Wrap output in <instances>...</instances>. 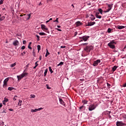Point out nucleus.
Masks as SVG:
<instances>
[{
  "instance_id": "nucleus-1",
  "label": "nucleus",
  "mask_w": 126,
  "mask_h": 126,
  "mask_svg": "<svg viewBox=\"0 0 126 126\" xmlns=\"http://www.w3.org/2000/svg\"><path fill=\"white\" fill-rule=\"evenodd\" d=\"M117 44V42L115 41V40H112L109 43H108L107 46L110 48V49H112V50H114V49H115L116 46L115 45Z\"/></svg>"
},
{
  "instance_id": "nucleus-2",
  "label": "nucleus",
  "mask_w": 126,
  "mask_h": 126,
  "mask_svg": "<svg viewBox=\"0 0 126 126\" xmlns=\"http://www.w3.org/2000/svg\"><path fill=\"white\" fill-rule=\"evenodd\" d=\"M93 49L94 48L92 45H88L84 48V51L87 52V53H90V52H91Z\"/></svg>"
},
{
  "instance_id": "nucleus-3",
  "label": "nucleus",
  "mask_w": 126,
  "mask_h": 126,
  "mask_svg": "<svg viewBox=\"0 0 126 126\" xmlns=\"http://www.w3.org/2000/svg\"><path fill=\"white\" fill-rule=\"evenodd\" d=\"M97 107H98V104H95V105L94 104H90L89 106V111H94V110H95V109H96Z\"/></svg>"
},
{
  "instance_id": "nucleus-4",
  "label": "nucleus",
  "mask_w": 126,
  "mask_h": 126,
  "mask_svg": "<svg viewBox=\"0 0 126 126\" xmlns=\"http://www.w3.org/2000/svg\"><path fill=\"white\" fill-rule=\"evenodd\" d=\"M24 16L23 17V20L24 21H27L30 19V17H31V14H27V15H24Z\"/></svg>"
},
{
  "instance_id": "nucleus-5",
  "label": "nucleus",
  "mask_w": 126,
  "mask_h": 126,
  "mask_svg": "<svg viewBox=\"0 0 126 126\" xmlns=\"http://www.w3.org/2000/svg\"><path fill=\"white\" fill-rule=\"evenodd\" d=\"M117 126H126V124L123 121H117L116 123Z\"/></svg>"
},
{
  "instance_id": "nucleus-6",
  "label": "nucleus",
  "mask_w": 126,
  "mask_h": 126,
  "mask_svg": "<svg viewBox=\"0 0 126 126\" xmlns=\"http://www.w3.org/2000/svg\"><path fill=\"white\" fill-rule=\"evenodd\" d=\"M101 63V60H100V59L97 60L94 62L93 65L94 66H97V65H98V64H99V63Z\"/></svg>"
},
{
  "instance_id": "nucleus-7",
  "label": "nucleus",
  "mask_w": 126,
  "mask_h": 126,
  "mask_svg": "<svg viewBox=\"0 0 126 126\" xmlns=\"http://www.w3.org/2000/svg\"><path fill=\"white\" fill-rule=\"evenodd\" d=\"M89 38H90V36L84 35L82 37H80V39H82L83 41L86 42V41L88 40Z\"/></svg>"
},
{
  "instance_id": "nucleus-8",
  "label": "nucleus",
  "mask_w": 126,
  "mask_h": 126,
  "mask_svg": "<svg viewBox=\"0 0 126 126\" xmlns=\"http://www.w3.org/2000/svg\"><path fill=\"white\" fill-rule=\"evenodd\" d=\"M94 24H96V22H90L88 23V25L87 26H93Z\"/></svg>"
},
{
  "instance_id": "nucleus-9",
  "label": "nucleus",
  "mask_w": 126,
  "mask_h": 126,
  "mask_svg": "<svg viewBox=\"0 0 126 126\" xmlns=\"http://www.w3.org/2000/svg\"><path fill=\"white\" fill-rule=\"evenodd\" d=\"M41 27L42 30H49V29H48V28H47L44 24H41Z\"/></svg>"
},
{
  "instance_id": "nucleus-10",
  "label": "nucleus",
  "mask_w": 126,
  "mask_h": 126,
  "mask_svg": "<svg viewBox=\"0 0 126 126\" xmlns=\"http://www.w3.org/2000/svg\"><path fill=\"white\" fill-rule=\"evenodd\" d=\"M23 76L22 75V74H20V75H18L17 76V78L18 79V81H19L20 80H21V79H22V78H23Z\"/></svg>"
},
{
  "instance_id": "nucleus-11",
  "label": "nucleus",
  "mask_w": 126,
  "mask_h": 126,
  "mask_svg": "<svg viewBox=\"0 0 126 126\" xmlns=\"http://www.w3.org/2000/svg\"><path fill=\"white\" fill-rule=\"evenodd\" d=\"M25 71H26V70H24L23 72L22 73L23 77H25V76H27V75H28V73L25 72Z\"/></svg>"
},
{
  "instance_id": "nucleus-12",
  "label": "nucleus",
  "mask_w": 126,
  "mask_h": 126,
  "mask_svg": "<svg viewBox=\"0 0 126 126\" xmlns=\"http://www.w3.org/2000/svg\"><path fill=\"white\" fill-rule=\"evenodd\" d=\"M19 42H18V40H14L13 42V45H14L15 46H17L18 45H19Z\"/></svg>"
},
{
  "instance_id": "nucleus-13",
  "label": "nucleus",
  "mask_w": 126,
  "mask_h": 126,
  "mask_svg": "<svg viewBox=\"0 0 126 126\" xmlns=\"http://www.w3.org/2000/svg\"><path fill=\"white\" fill-rule=\"evenodd\" d=\"M75 25L77 27L80 26V25H82V23L80 21H78L75 23Z\"/></svg>"
},
{
  "instance_id": "nucleus-14",
  "label": "nucleus",
  "mask_w": 126,
  "mask_h": 126,
  "mask_svg": "<svg viewBox=\"0 0 126 126\" xmlns=\"http://www.w3.org/2000/svg\"><path fill=\"white\" fill-rule=\"evenodd\" d=\"M124 28H126V27L124 26H120L118 25L117 26V29H119L120 30H122V29H124Z\"/></svg>"
},
{
  "instance_id": "nucleus-15",
  "label": "nucleus",
  "mask_w": 126,
  "mask_h": 126,
  "mask_svg": "<svg viewBox=\"0 0 126 126\" xmlns=\"http://www.w3.org/2000/svg\"><path fill=\"white\" fill-rule=\"evenodd\" d=\"M59 102L60 104H61V105H63V106H64V101H63V100L62 98H59Z\"/></svg>"
},
{
  "instance_id": "nucleus-16",
  "label": "nucleus",
  "mask_w": 126,
  "mask_h": 126,
  "mask_svg": "<svg viewBox=\"0 0 126 126\" xmlns=\"http://www.w3.org/2000/svg\"><path fill=\"white\" fill-rule=\"evenodd\" d=\"M108 6V11L109 10H111L113 7V4H107Z\"/></svg>"
},
{
  "instance_id": "nucleus-17",
  "label": "nucleus",
  "mask_w": 126,
  "mask_h": 126,
  "mask_svg": "<svg viewBox=\"0 0 126 126\" xmlns=\"http://www.w3.org/2000/svg\"><path fill=\"white\" fill-rule=\"evenodd\" d=\"M8 80H9V78H6L3 82L4 84H6V83H7V81H8Z\"/></svg>"
},
{
  "instance_id": "nucleus-18",
  "label": "nucleus",
  "mask_w": 126,
  "mask_h": 126,
  "mask_svg": "<svg viewBox=\"0 0 126 126\" xmlns=\"http://www.w3.org/2000/svg\"><path fill=\"white\" fill-rule=\"evenodd\" d=\"M91 17L90 18V19L92 21H93V20H95V17H94V15H93V14H91Z\"/></svg>"
},
{
  "instance_id": "nucleus-19",
  "label": "nucleus",
  "mask_w": 126,
  "mask_h": 126,
  "mask_svg": "<svg viewBox=\"0 0 126 126\" xmlns=\"http://www.w3.org/2000/svg\"><path fill=\"white\" fill-rule=\"evenodd\" d=\"M39 35L40 36H46L47 34H46L45 32H39Z\"/></svg>"
},
{
  "instance_id": "nucleus-20",
  "label": "nucleus",
  "mask_w": 126,
  "mask_h": 126,
  "mask_svg": "<svg viewBox=\"0 0 126 126\" xmlns=\"http://www.w3.org/2000/svg\"><path fill=\"white\" fill-rule=\"evenodd\" d=\"M121 116H122V118L124 119L125 120H126V114H121Z\"/></svg>"
},
{
  "instance_id": "nucleus-21",
  "label": "nucleus",
  "mask_w": 126,
  "mask_h": 126,
  "mask_svg": "<svg viewBox=\"0 0 126 126\" xmlns=\"http://www.w3.org/2000/svg\"><path fill=\"white\" fill-rule=\"evenodd\" d=\"M4 19H5V16H3L2 17H0V21H3V20H4Z\"/></svg>"
},
{
  "instance_id": "nucleus-22",
  "label": "nucleus",
  "mask_w": 126,
  "mask_h": 126,
  "mask_svg": "<svg viewBox=\"0 0 126 126\" xmlns=\"http://www.w3.org/2000/svg\"><path fill=\"white\" fill-rule=\"evenodd\" d=\"M49 71L50 72V73H53V72H54V71H53V69H52V67L49 66Z\"/></svg>"
},
{
  "instance_id": "nucleus-23",
  "label": "nucleus",
  "mask_w": 126,
  "mask_h": 126,
  "mask_svg": "<svg viewBox=\"0 0 126 126\" xmlns=\"http://www.w3.org/2000/svg\"><path fill=\"white\" fill-rule=\"evenodd\" d=\"M37 50H38V52L39 53L40 52V50H41V46L38 45L37 46Z\"/></svg>"
},
{
  "instance_id": "nucleus-24",
  "label": "nucleus",
  "mask_w": 126,
  "mask_h": 126,
  "mask_svg": "<svg viewBox=\"0 0 126 126\" xmlns=\"http://www.w3.org/2000/svg\"><path fill=\"white\" fill-rule=\"evenodd\" d=\"M22 104V100H19L18 106H21Z\"/></svg>"
},
{
  "instance_id": "nucleus-25",
  "label": "nucleus",
  "mask_w": 126,
  "mask_h": 126,
  "mask_svg": "<svg viewBox=\"0 0 126 126\" xmlns=\"http://www.w3.org/2000/svg\"><path fill=\"white\" fill-rule=\"evenodd\" d=\"M31 112L32 113H35V112H37V108H35L34 109H32Z\"/></svg>"
},
{
  "instance_id": "nucleus-26",
  "label": "nucleus",
  "mask_w": 126,
  "mask_h": 126,
  "mask_svg": "<svg viewBox=\"0 0 126 126\" xmlns=\"http://www.w3.org/2000/svg\"><path fill=\"white\" fill-rule=\"evenodd\" d=\"M98 10L99 13H100V14H103V10H102L101 8H98Z\"/></svg>"
},
{
  "instance_id": "nucleus-27",
  "label": "nucleus",
  "mask_w": 126,
  "mask_h": 126,
  "mask_svg": "<svg viewBox=\"0 0 126 126\" xmlns=\"http://www.w3.org/2000/svg\"><path fill=\"white\" fill-rule=\"evenodd\" d=\"M117 68H118V67L117 66H114L112 68L113 71H115L116 69H117Z\"/></svg>"
},
{
  "instance_id": "nucleus-28",
  "label": "nucleus",
  "mask_w": 126,
  "mask_h": 126,
  "mask_svg": "<svg viewBox=\"0 0 126 126\" xmlns=\"http://www.w3.org/2000/svg\"><path fill=\"white\" fill-rule=\"evenodd\" d=\"M49 55H50V53L49 52V51H48V49H46V53L45 55V57H47Z\"/></svg>"
},
{
  "instance_id": "nucleus-29",
  "label": "nucleus",
  "mask_w": 126,
  "mask_h": 126,
  "mask_svg": "<svg viewBox=\"0 0 126 126\" xmlns=\"http://www.w3.org/2000/svg\"><path fill=\"white\" fill-rule=\"evenodd\" d=\"M13 89H14V88L13 87H8V90H9V91H11L12 90H13Z\"/></svg>"
},
{
  "instance_id": "nucleus-30",
  "label": "nucleus",
  "mask_w": 126,
  "mask_h": 126,
  "mask_svg": "<svg viewBox=\"0 0 126 126\" xmlns=\"http://www.w3.org/2000/svg\"><path fill=\"white\" fill-rule=\"evenodd\" d=\"M31 99H32L33 98H35L36 97V95H35L34 94H31Z\"/></svg>"
},
{
  "instance_id": "nucleus-31",
  "label": "nucleus",
  "mask_w": 126,
  "mask_h": 126,
  "mask_svg": "<svg viewBox=\"0 0 126 126\" xmlns=\"http://www.w3.org/2000/svg\"><path fill=\"white\" fill-rule=\"evenodd\" d=\"M83 103L84 105H85V104H87V103H88V101H87L86 100H83Z\"/></svg>"
},
{
  "instance_id": "nucleus-32",
  "label": "nucleus",
  "mask_w": 126,
  "mask_h": 126,
  "mask_svg": "<svg viewBox=\"0 0 126 126\" xmlns=\"http://www.w3.org/2000/svg\"><path fill=\"white\" fill-rule=\"evenodd\" d=\"M47 73H48V69H45L44 71V76H46L47 75Z\"/></svg>"
},
{
  "instance_id": "nucleus-33",
  "label": "nucleus",
  "mask_w": 126,
  "mask_h": 126,
  "mask_svg": "<svg viewBox=\"0 0 126 126\" xmlns=\"http://www.w3.org/2000/svg\"><path fill=\"white\" fill-rule=\"evenodd\" d=\"M63 62H61L57 65V66H60V65H63Z\"/></svg>"
},
{
  "instance_id": "nucleus-34",
  "label": "nucleus",
  "mask_w": 126,
  "mask_h": 126,
  "mask_svg": "<svg viewBox=\"0 0 126 126\" xmlns=\"http://www.w3.org/2000/svg\"><path fill=\"white\" fill-rule=\"evenodd\" d=\"M15 65H16V63H14L13 64H11L10 65L11 67H14V66H15Z\"/></svg>"
},
{
  "instance_id": "nucleus-35",
  "label": "nucleus",
  "mask_w": 126,
  "mask_h": 126,
  "mask_svg": "<svg viewBox=\"0 0 126 126\" xmlns=\"http://www.w3.org/2000/svg\"><path fill=\"white\" fill-rule=\"evenodd\" d=\"M53 22H57V23H59V18H57L56 20L53 21Z\"/></svg>"
},
{
  "instance_id": "nucleus-36",
  "label": "nucleus",
  "mask_w": 126,
  "mask_h": 126,
  "mask_svg": "<svg viewBox=\"0 0 126 126\" xmlns=\"http://www.w3.org/2000/svg\"><path fill=\"white\" fill-rule=\"evenodd\" d=\"M4 102H8V98H5V97H4Z\"/></svg>"
},
{
  "instance_id": "nucleus-37",
  "label": "nucleus",
  "mask_w": 126,
  "mask_h": 126,
  "mask_svg": "<svg viewBox=\"0 0 126 126\" xmlns=\"http://www.w3.org/2000/svg\"><path fill=\"white\" fill-rule=\"evenodd\" d=\"M95 17H96V18H98V19H101V18H102V16L100 15L95 16Z\"/></svg>"
},
{
  "instance_id": "nucleus-38",
  "label": "nucleus",
  "mask_w": 126,
  "mask_h": 126,
  "mask_svg": "<svg viewBox=\"0 0 126 126\" xmlns=\"http://www.w3.org/2000/svg\"><path fill=\"white\" fill-rule=\"evenodd\" d=\"M111 31H112V30L111 29V28L108 29V30H107L108 33H111Z\"/></svg>"
},
{
  "instance_id": "nucleus-39",
  "label": "nucleus",
  "mask_w": 126,
  "mask_h": 126,
  "mask_svg": "<svg viewBox=\"0 0 126 126\" xmlns=\"http://www.w3.org/2000/svg\"><path fill=\"white\" fill-rule=\"evenodd\" d=\"M107 86L108 88H111V84H109L108 83H107Z\"/></svg>"
},
{
  "instance_id": "nucleus-40",
  "label": "nucleus",
  "mask_w": 126,
  "mask_h": 126,
  "mask_svg": "<svg viewBox=\"0 0 126 126\" xmlns=\"http://www.w3.org/2000/svg\"><path fill=\"white\" fill-rule=\"evenodd\" d=\"M36 38H37V41H39L40 40V36L38 35H36Z\"/></svg>"
},
{
  "instance_id": "nucleus-41",
  "label": "nucleus",
  "mask_w": 126,
  "mask_h": 126,
  "mask_svg": "<svg viewBox=\"0 0 126 126\" xmlns=\"http://www.w3.org/2000/svg\"><path fill=\"white\" fill-rule=\"evenodd\" d=\"M26 54V52L24 51L23 53H21L22 56H24V55Z\"/></svg>"
},
{
  "instance_id": "nucleus-42",
  "label": "nucleus",
  "mask_w": 126,
  "mask_h": 126,
  "mask_svg": "<svg viewBox=\"0 0 126 126\" xmlns=\"http://www.w3.org/2000/svg\"><path fill=\"white\" fill-rule=\"evenodd\" d=\"M100 14V12H97L96 13H95V16H97L98 15H99Z\"/></svg>"
},
{
  "instance_id": "nucleus-43",
  "label": "nucleus",
  "mask_w": 126,
  "mask_h": 126,
  "mask_svg": "<svg viewBox=\"0 0 126 126\" xmlns=\"http://www.w3.org/2000/svg\"><path fill=\"white\" fill-rule=\"evenodd\" d=\"M110 10H109V8L107 9V10L104 11V12H105V13H107V12H109V11H110Z\"/></svg>"
},
{
  "instance_id": "nucleus-44",
  "label": "nucleus",
  "mask_w": 126,
  "mask_h": 126,
  "mask_svg": "<svg viewBox=\"0 0 126 126\" xmlns=\"http://www.w3.org/2000/svg\"><path fill=\"white\" fill-rule=\"evenodd\" d=\"M37 111H41V110H43V108L40 107L39 108L37 109Z\"/></svg>"
},
{
  "instance_id": "nucleus-45",
  "label": "nucleus",
  "mask_w": 126,
  "mask_h": 126,
  "mask_svg": "<svg viewBox=\"0 0 126 126\" xmlns=\"http://www.w3.org/2000/svg\"><path fill=\"white\" fill-rule=\"evenodd\" d=\"M35 66H38V65H39V64H38V61L35 62Z\"/></svg>"
},
{
  "instance_id": "nucleus-46",
  "label": "nucleus",
  "mask_w": 126,
  "mask_h": 126,
  "mask_svg": "<svg viewBox=\"0 0 126 126\" xmlns=\"http://www.w3.org/2000/svg\"><path fill=\"white\" fill-rule=\"evenodd\" d=\"M3 113H6V110L4 109V110H3V111L2 112V114H3Z\"/></svg>"
},
{
  "instance_id": "nucleus-47",
  "label": "nucleus",
  "mask_w": 126,
  "mask_h": 126,
  "mask_svg": "<svg viewBox=\"0 0 126 126\" xmlns=\"http://www.w3.org/2000/svg\"><path fill=\"white\" fill-rule=\"evenodd\" d=\"M3 3V0H1L0 1V5H1V4H2Z\"/></svg>"
},
{
  "instance_id": "nucleus-48",
  "label": "nucleus",
  "mask_w": 126,
  "mask_h": 126,
  "mask_svg": "<svg viewBox=\"0 0 126 126\" xmlns=\"http://www.w3.org/2000/svg\"><path fill=\"white\" fill-rule=\"evenodd\" d=\"M26 43H27L26 40H24V41H23V44L24 45H25V44H26Z\"/></svg>"
},
{
  "instance_id": "nucleus-49",
  "label": "nucleus",
  "mask_w": 126,
  "mask_h": 126,
  "mask_svg": "<svg viewBox=\"0 0 126 126\" xmlns=\"http://www.w3.org/2000/svg\"><path fill=\"white\" fill-rule=\"evenodd\" d=\"M55 29H56V30H57V31H62L61 29H58V28H55Z\"/></svg>"
},
{
  "instance_id": "nucleus-50",
  "label": "nucleus",
  "mask_w": 126,
  "mask_h": 126,
  "mask_svg": "<svg viewBox=\"0 0 126 126\" xmlns=\"http://www.w3.org/2000/svg\"><path fill=\"white\" fill-rule=\"evenodd\" d=\"M25 49V46H23L22 47H21V49L22 50H24Z\"/></svg>"
},
{
  "instance_id": "nucleus-51",
  "label": "nucleus",
  "mask_w": 126,
  "mask_h": 126,
  "mask_svg": "<svg viewBox=\"0 0 126 126\" xmlns=\"http://www.w3.org/2000/svg\"><path fill=\"white\" fill-rule=\"evenodd\" d=\"M31 45H28V48L30 49V50H32V47L30 46Z\"/></svg>"
},
{
  "instance_id": "nucleus-52",
  "label": "nucleus",
  "mask_w": 126,
  "mask_h": 126,
  "mask_svg": "<svg viewBox=\"0 0 126 126\" xmlns=\"http://www.w3.org/2000/svg\"><path fill=\"white\" fill-rule=\"evenodd\" d=\"M65 48V46H61V49H63V48Z\"/></svg>"
},
{
  "instance_id": "nucleus-53",
  "label": "nucleus",
  "mask_w": 126,
  "mask_h": 126,
  "mask_svg": "<svg viewBox=\"0 0 126 126\" xmlns=\"http://www.w3.org/2000/svg\"><path fill=\"white\" fill-rule=\"evenodd\" d=\"M83 106H80V107H79V109H80V110H82V109H83Z\"/></svg>"
},
{
  "instance_id": "nucleus-54",
  "label": "nucleus",
  "mask_w": 126,
  "mask_h": 126,
  "mask_svg": "<svg viewBox=\"0 0 126 126\" xmlns=\"http://www.w3.org/2000/svg\"><path fill=\"white\" fill-rule=\"evenodd\" d=\"M9 111H10V112H12V111H13V109L10 108V109H9Z\"/></svg>"
},
{
  "instance_id": "nucleus-55",
  "label": "nucleus",
  "mask_w": 126,
  "mask_h": 126,
  "mask_svg": "<svg viewBox=\"0 0 126 126\" xmlns=\"http://www.w3.org/2000/svg\"><path fill=\"white\" fill-rule=\"evenodd\" d=\"M84 45H88V43H83L82 45L84 46Z\"/></svg>"
},
{
  "instance_id": "nucleus-56",
  "label": "nucleus",
  "mask_w": 126,
  "mask_h": 126,
  "mask_svg": "<svg viewBox=\"0 0 126 126\" xmlns=\"http://www.w3.org/2000/svg\"><path fill=\"white\" fill-rule=\"evenodd\" d=\"M1 125H2V126H3L4 125V122H1Z\"/></svg>"
},
{
  "instance_id": "nucleus-57",
  "label": "nucleus",
  "mask_w": 126,
  "mask_h": 126,
  "mask_svg": "<svg viewBox=\"0 0 126 126\" xmlns=\"http://www.w3.org/2000/svg\"><path fill=\"white\" fill-rule=\"evenodd\" d=\"M41 60H42V56H39V61H41Z\"/></svg>"
},
{
  "instance_id": "nucleus-58",
  "label": "nucleus",
  "mask_w": 126,
  "mask_h": 126,
  "mask_svg": "<svg viewBox=\"0 0 126 126\" xmlns=\"http://www.w3.org/2000/svg\"><path fill=\"white\" fill-rule=\"evenodd\" d=\"M2 103H3V105H5L6 102L4 100H3Z\"/></svg>"
},
{
  "instance_id": "nucleus-59",
  "label": "nucleus",
  "mask_w": 126,
  "mask_h": 126,
  "mask_svg": "<svg viewBox=\"0 0 126 126\" xmlns=\"http://www.w3.org/2000/svg\"><path fill=\"white\" fill-rule=\"evenodd\" d=\"M77 35V32H75V36H76Z\"/></svg>"
},
{
  "instance_id": "nucleus-60",
  "label": "nucleus",
  "mask_w": 126,
  "mask_h": 126,
  "mask_svg": "<svg viewBox=\"0 0 126 126\" xmlns=\"http://www.w3.org/2000/svg\"><path fill=\"white\" fill-rule=\"evenodd\" d=\"M2 107V103H0V108H1Z\"/></svg>"
},
{
  "instance_id": "nucleus-61",
  "label": "nucleus",
  "mask_w": 126,
  "mask_h": 126,
  "mask_svg": "<svg viewBox=\"0 0 126 126\" xmlns=\"http://www.w3.org/2000/svg\"><path fill=\"white\" fill-rule=\"evenodd\" d=\"M13 101H16V98H15V97H14V98H13Z\"/></svg>"
},
{
  "instance_id": "nucleus-62",
  "label": "nucleus",
  "mask_w": 126,
  "mask_h": 126,
  "mask_svg": "<svg viewBox=\"0 0 126 126\" xmlns=\"http://www.w3.org/2000/svg\"><path fill=\"white\" fill-rule=\"evenodd\" d=\"M49 22H50L49 20H47L46 21V23H49Z\"/></svg>"
},
{
  "instance_id": "nucleus-63",
  "label": "nucleus",
  "mask_w": 126,
  "mask_h": 126,
  "mask_svg": "<svg viewBox=\"0 0 126 126\" xmlns=\"http://www.w3.org/2000/svg\"><path fill=\"white\" fill-rule=\"evenodd\" d=\"M31 44H32V42H29V45L31 46Z\"/></svg>"
},
{
  "instance_id": "nucleus-64",
  "label": "nucleus",
  "mask_w": 126,
  "mask_h": 126,
  "mask_svg": "<svg viewBox=\"0 0 126 126\" xmlns=\"http://www.w3.org/2000/svg\"><path fill=\"white\" fill-rule=\"evenodd\" d=\"M58 28H61V26H57Z\"/></svg>"
}]
</instances>
